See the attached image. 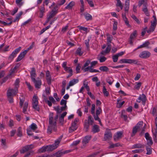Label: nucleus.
<instances>
[{
	"label": "nucleus",
	"instance_id": "nucleus-1",
	"mask_svg": "<svg viewBox=\"0 0 157 157\" xmlns=\"http://www.w3.org/2000/svg\"><path fill=\"white\" fill-rule=\"evenodd\" d=\"M58 118V115H56L54 118V121H53V117L52 116H49V126L47 129V132L51 133L53 129L55 131H56V121Z\"/></svg>",
	"mask_w": 157,
	"mask_h": 157
},
{
	"label": "nucleus",
	"instance_id": "nucleus-2",
	"mask_svg": "<svg viewBox=\"0 0 157 157\" xmlns=\"http://www.w3.org/2000/svg\"><path fill=\"white\" fill-rule=\"evenodd\" d=\"M17 93L15 90H13V89L9 88L7 91V96L8 100L9 102L12 103L13 102V97Z\"/></svg>",
	"mask_w": 157,
	"mask_h": 157
},
{
	"label": "nucleus",
	"instance_id": "nucleus-3",
	"mask_svg": "<svg viewBox=\"0 0 157 157\" xmlns=\"http://www.w3.org/2000/svg\"><path fill=\"white\" fill-rule=\"evenodd\" d=\"M143 124V121H139L136 125L132 129V133L131 134V136H133L136 133L138 130L142 127Z\"/></svg>",
	"mask_w": 157,
	"mask_h": 157
},
{
	"label": "nucleus",
	"instance_id": "nucleus-4",
	"mask_svg": "<svg viewBox=\"0 0 157 157\" xmlns=\"http://www.w3.org/2000/svg\"><path fill=\"white\" fill-rule=\"evenodd\" d=\"M38 98L36 96H34L33 98L32 105L33 109L37 111H39L40 108L38 106V101L37 99Z\"/></svg>",
	"mask_w": 157,
	"mask_h": 157
},
{
	"label": "nucleus",
	"instance_id": "nucleus-5",
	"mask_svg": "<svg viewBox=\"0 0 157 157\" xmlns=\"http://www.w3.org/2000/svg\"><path fill=\"white\" fill-rule=\"evenodd\" d=\"M21 48V47H19L15 49L11 53L8 58L9 61L11 62L13 60V58L16 56V55L20 51Z\"/></svg>",
	"mask_w": 157,
	"mask_h": 157
},
{
	"label": "nucleus",
	"instance_id": "nucleus-6",
	"mask_svg": "<svg viewBox=\"0 0 157 157\" xmlns=\"http://www.w3.org/2000/svg\"><path fill=\"white\" fill-rule=\"evenodd\" d=\"M138 61L137 60H135L129 59H122L119 61V63H134L137 64Z\"/></svg>",
	"mask_w": 157,
	"mask_h": 157
},
{
	"label": "nucleus",
	"instance_id": "nucleus-7",
	"mask_svg": "<svg viewBox=\"0 0 157 157\" xmlns=\"http://www.w3.org/2000/svg\"><path fill=\"white\" fill-rule=\"evenodd\" d=\"M112 134L110 131L109 130H106L104 134V139L105 140H109L112 138Z\"/></svg>",
	"mask_w": 157,
	"mask_h": 157
},
{
	"label": "nucleus",
	"instance_id": "nucleus-8",
	"mask_svg": "<svg viewBox=\"0 0 157 157\" xmlns=\"http://www.w3.org/2000/svg\"><path fill=\"white\" fill-rule=\"evenodd\" d=\"M32 81L34 83L35 87L36 88L39 89L40 88V86L41 85V80L39 79V78H37V80L35 79L34 80H33Z\"/></svg>",
	"mask_w": 157,
	"mask_h": 157
},
{
	"label": "nucleus",
	"instance_id": "nucleus-9",
	"mask_svg": "<svg viewBox=\"0 0 157 157\" xmlns=\"http://www.w3.org/2000/svg\"><path fill=\"white\" fill-rule=\"evenodd\" d=\"M150 52L147 51H144L142 52L139 55V57L142 58H146L149 57L150 56Z\"/></svg>",
	"mask_w": 157,
	"mask_h": 157
},
{
	"label": "nucleus",
	"instance_id": "nucleus-10",
	"mask_svg": "<svg viewBox=\"0 0 157 157\" xmlns=\"http://www.w3.org/2000/svg\"><path fill=\"white\" fill-rule=\"evenodd\" d=\"M62 137L63 136H59L58 139L55 141V143L51 145L52 146L54 149H56L58 147Z\"/></svg>",
	"mask_w": 157,
	"mask_h": 157
},
{
	"label": "nucleus",
	"instance_id": "nucleus-11",
	"mask_svg": "<svg viewBox=\"0 0 157 157\" xmlns=\"http://www.w3.org/2000/svg\"><path fill=\"white\" fill-rule=\"evenodd\" d=\"M46 80L48 85H50L51 83L52 77L49 71H47L46 72Z\"/></svg>",
	"mask_w": 157,
	"mask_h": 157
},
{
	"label": "nucleus",
	"instance_id": "nucleus-12",
	"mask_svg": "<svg viewBox=\"0 0 157 157\" xmlns=\"http://www.w3.org/2000/svg\"><path fill=\"white\" fill-rule=\"evenodd\" d=\"M31 78L32 80H34L36 76V70L34 67H32L31 69V71L30 72Z\"/></svg>",
	"mask_w": 157,
	"mask_h": 157
},
{
	"label": "nucleus",
	"instance_id": "nucleus-13",
	"mask_svg": "<svg viewBox=\"0 0 157 157\" xmlns=\"http://www.w3.org/2000/svg\"><path fill=\"white\" fill-rule=\"evenodd\" d=\"M122 135V132H117L116 134L113 136L114 140L115 141H117L120 139L121 138Z\"/></svg>",
	"mask_w": 157,
	"mask_h": 157
},
{
	"label": "nucleus",
	"instance_id": "nucleus-14",
	"mask_svg": "<svg viewBox=\"0 0 157 157\" xmlns=\"http://www.w3.org/2000/svg\"><path fill=\"white\" fill-rule=\"evenodd\" d=\"M138 99L142 101V104L145 105L147 100L146 96L144 94H142V95H140Z\"/></svg>",
	"mask_w": 157,
	"mask_h": 157
},
{
	"label": "nucleus",
	"instance_id": "nucleus-15",
	"mask_svg": "<svg viewBox=\"0 0 157 157\" xmlns=\"http://www.w3.org/2000/svg\"><path fill=\"white\" fill-rule=\"evenodd\" d=\"M91 137V136L89 135L86 136L83 140L82 141L83 144L84 145L88 143L90 140Z\"/></svg>",
	"mask_w": 157,
	"mask_h": 157
},
{
	"label": "nucleus",
	"instance_id": "nucleus-16",
	"mask_svg": "<svg viewBox=\"0 0 157 157\" xmlns=\"http://www.w3.org/2000/svg\"><path fill=\"white\" fill-rule=\"evenodd\" d=\"M40 13L39 14V17L41 18L43 17L44 13L45 12V8H44V4H43L40 8Z\"/></svg>",
	"mask_w": 157,
	"mask_h": 157
},
{
	"label": "nucleus",
	"instance_id": "nucleus-17",
	"mask_svg": "<svg viewBox=\"0 0 157 157\" xmlns=\"http://www.w3.org/2000/svg\"><path fill=\"white\" fill-rule=\"evenodd\" d=\"M99 127L97 125H94L93 126L92 129V131L94 133L98 132L100 131Z\"/></svg>",
	"mask_w": 157,
	"mask_h": 157
},
{
	"label": "nucleus",
	"instance_id": "nucleus-18",
	"mask_svg": "<svg viewBox=\"0 0 157 157\" xmlns=\"http://www.w3.org/2000/svg\"><path fill=\"white\" fill-rule=\"evenodd\" d=\"M25 51H23L22 52H21L20 54L18 56L16 61L17 62H19L21 60L22 58L25 56L26 54L25 52Z\"/></svg>",
	"mask_w": 157,
	"mask_h": 157
},
{
	"label": "nucleus",
	"instance_id": "nucleus-19",
	"mask_svg": "<svg viewBox=\"0 0 157 157\" xmlns=\"http://www.w3.org/2000/svg\"><path fill=\"white\" fill-rule=\"evenodd\" d=\"M20 82L19 79L17 78L15 81V82L14 84L15 87L14 89H13V90H15L17 93H18V85Z\"/></svg>",
	"mask_w": 157,
	"mask_h": 157
},
{
	"label": "nucleus",
	"instance_id": "nucleus-20",
	"mask_svg": "<svg viewBox=\"0 0 157 157\" xmlns=\"http://www.w3.org/2000/svg\"><path fill=\"white\" fill-rule=\"evenodd\" d=\"M150 44V42L148 41H147L143 43L142 45L138 46L136 48V49H140L142 48L148 47V45Z\"/></svg>",
	"mask_w": 157,
	"mask_h": 157
},
{
	"label": "nucleus",
	"instance_id": "nucleus-21",
	"mask_svg": "<svg viewBox=\"0 0 157 157\" xmlns=\"http://www.w3.org/2000/svg\"><path fill=\"white\" fill-rule=\"evenodd\" d=\"M122 16L123 18V19L125 22V24L128 27H130V25L129 24V21L128 20V19L126 18V17L125 13H122Z\"/></svg>",
	"mask_w": 157,
	"mask_h": 157
},
{
	"label": "nucleus",
	"instance_id": "nucleus-22",
	"mask_svg": "<svg viewBox=\"0 0 157 157\" xmlns=\"http://www.w3.org/2000/svg\"><path fill=\"white\" fill-rule=\"evenodd\" d=\"M75 2L74 1H71L65 7L66 9H71L75 5Z\"/></svg>",
	"mask_w": 157,
	"mask_h": 157
},
{
	"label": "nucleus",
	"instance_id": "nucleus-23",
	"mask_svg": "<svg viewBox=\"0 0 157 157\" xmlns=\"http://www.w3.org/2000/svg\"><path fill=\"white\" fill-rule=\"evenodd\" d=\"M89 122L87 120L85 121L84 128L86 132L88 131L89 127Z\"/></svg>",
	"mask_w": 157,
	"mask_h": 157
},
{
	"label": "nucleus",
	"instance_id": "nucleus-24",
	"mask_svg": "<svg viewBox=\"0 0 157 157\" xmlns=\"http://www.w3.org/2000/svg\"><path fill=\"white\" fill-rule=\"evenodd\" d=\"M99 69L101 71L105 72H108L109 70V68L106 66H102L99 67Z\"/></svg>",
	"mask_w": 157,
	"mask_h": 157
},
{
	"label": "nucleus",
	"instance_id": "nucleus-25",
	"mask_svg": "<svg viewBox=\"0 0 157 157\" xmlns=\"http://www.w3.org/2000/svg\"><path fill=\"white\" fill-rule=\"evenodd\" d=\"M151 113L153 116L157 117V106L153 108Z\"/></svg>",
	"mask_w": 157,
	"mask_h": 157
},
{
	"label": "nucleus",
	"instance_id": "nucleus-26",
	"mask_svg": "<svg viewBox=\"0 0 157 157\" xmlns=\"http://www.w3.org/2000/svg\"><path fill=\"white\" fill-rule=\"evenodd\" d=\"M144 146L143 144H141L138 143L136 144L133 145V148H144Z\"/></svg>",
	"mask_w": 157,
	"mask_h": 157
},
{
	"label": "nucleus",
	"instance_id": "nucleus-27",
	"mask_svg": "<svg viewBox=\"0 0 157 157\" xmlns=\"http://www.w3.org/2000/svg\"><path fill=\"white\" fill-rule=\"evenodd\" d=\"M57 13V11H54V10H52L50 13L49 16L48 17L50 19H51L56 15Z\"/></svg>",
	"mask_w": 157,
	"mask_h": 157
},
{
	"label": "nucleus",
	"instance_id": "nucleus-28",
	"mask_svg": "<svg viewBox=\"0 0 157 157\" xmlns=\"http://www.w3.org/2000/svg\"><path fill=\"white\" fill-rule=\"evenodd\" d=\"M78 79H74L73 80L70 81L69 84V86H72L78 83Z\"/></svg>",
	"mask_w": 157,
	"mask_h": 157
},
{
	"label": "nucleus",
	"instance_id": "nucleus-29",
	"mask_svg": "<svg viewBox=\"0 0 157 157\" xmlns=\"http://www.w3.org/2000/svg\"><path fill=\"white\" fill-rule=\"evenodd\" d=\"M54 154L55 157H61L63 155L62 150L59 151L54 153Z\"/></svg>",
	"mask_w": 157,
	"mask_h": 157
},
{
	"label": "nucleus",
	"instance_id": "nucleus-30",
	"mask_svg": "<svg viewBox=\"0 0 157 157\" xmlns=\"http://www.w3.org/2000/svg\"><path fill=\"white\" fill-rule=\"evenodd\" d=\"M28 106V102L27 101L25 102L23 108V112L24 113H26L27 109Z\"/></svg>",
	"mask_w": 157,
	"mask_h": 157
},
{
	"label": "nucleus",
	"instance_id": "nucleus-31",
	"mask_svg": "<svg viewBox=\"0 0 157 157\" xmlns=\"http://www.w3.org/2000/svg\"><path fill=\"white\" fill-rule=\"evenodd\" d=\"M29 150L28 149V148L27 146L26 145L24 147H23L22 149L20 150V152L21 154H23L25 152H26L28 151Z\"/></svg>",
	"mask_w": 157,
	"mask_h": 157
},
{
	"label": "nucleus",
	"instance_id": "nucleus-32",
	"mask_svg": "<svg viewBox=\"0 0 157 157\" xmlns=\"http://www.w3.org/2000/svg\"><path fill=\"white\" fill-rule=\"evenodd\" d=\"M121 146L120 144L119 143H117L115 144H111L109 147V148H112L116 147H118Z\"/></svg>",
	"mask_w": 157,
	"mask_h": 157
},
{
	"label": "nucleus",
	"instance_id": "nucleus-33",
	"mask_svg": "<svg viewBox=\"0 0 157 157\" xmlns=\"http://www.w3.org/2000/svg\"><path fill=\"white\" fill-rule=\"evenodd\" d=\"M47 147H46V146H43L38 150V152L40 153L44 152L47 151Z\"/></svg>",
	"mask_w": 157,
	"mask_h": 157
},
{
	"label": "nucleus",
	"instance_id": "nucleus-34",
	"mask_svg": "<svg viewBox=\"0 0 157 157\" xmlns=\"http://www.w3.org/2000/svg\"><path fill=\"white\" fill-rule=\"evenodd\" d=\"M75 53L77 55H79L80 56H82L83 53V52L81 51V48H78L76 51Z\"/></svg>",
	"mask_w": 157,
	"mask_h": 157
},
{
	"label": "nucleus",
	"instance_id": "nucleus-35",
	"mask_svg": "<svg viewBox=\"0 0 157 157\" xmlns=\"http://www.w3.org/2000/svg\"><path fill=\"white\" fill-rule=\"evenodd\" d=\"M106 81L109 85H111L112 84L113 82V79L112 77H108L107 78Z\"/></svg>",
	"mask_w": 157,
	"mask_h": 157
},
{
	"label": "nucleus",
	"instance_id": "nucleus-36",
	"mask_svg": "<svg viewBox=\"0 0 157 157\" xmlns=\"http://www.w3.org/2000/svg\"><path fill=\"white\" fill-rule=\"evenodd\" d=\"M17 135L20 137L22 136V128L20 127H19L17 129Z\"/></svg>",
	"mask_w": 157,
	"mask_h": 157
},
{
	"label": "nucleus",
	"instance_id": "nucleus-37",
	"mask_svg": "<svg viewBox=\"0 0 157 157\" xmlns=\"http://www.w3.org/2000/svg\"><path fill=\"white\" fill-rule=\"evenodd\" d=\"M83 85L84 86L83 87H84V88H85L86 89L87 91L88 92L89 91L90 89L89 86L88 85V82H86V81H84L83 82Z\"/></svg>",
	"mask_w": 157,
	"mask_h": 157
},
{
	"label": "nucleus",
	"instance_id": "nucleus-38",
	"mask_svg": "<svg viewBox=\"0 0 157 157\" xmlns=\"http://www.w3.org/2000/svg\"><path fill=\"white\" fill-rule=\"evenodd\" d=\"M137 32V31L135 30L131 34L130 36V38L131 40L134 39L136 37Z\"/></svg>",
	"mask_w": 157,
	"mask_h": 157
},
{
	"label": "nucleus",
	"instance_id": "nucleus-39",
	"mask_svg": "<svg viewBox=\"0 0 157 157\" xmlns=\"http://www.w3.org/2000/svg\"><path fill=\"white\" fill-rule=\"evenodd\" d=\"M29 127L30 128L33 130H35L37 128L36 125L34 123H33Z\"/></svg>",
	"mask_w": 157,
	"mask_h": 157
},
{
	"label": "nucleus",
	"instance_id": "nucleus-40",
	"mask_svg": "<svg viewBox=\"0 0 157 157\" xmlns=\"http://www.w3.org/2000/svg\"><path fill=\"white\" fill-rule=\"evenodd\" d=\"M84 16L85 18L87 21L91 20L92 19V16L89 13L86 14Z\"/></svg>",
	"mask_w": 157,
	"mask_h": 157
},
{
	"label": "nucleus",
	"instance_id": "nucleus-41",
	"mask_svg": "<svg viewBox=\"0 0 157 157\" xmlns=\"http://www.w3.org/2000/svg\"><path fill=\"white\" fill-rule=\"evenodd\" d=\"M146 149L147 151L146 154L148 155H150L151 154L152 152V148H151L147 147Z\"/></svg>",
	"mask_w": 157,
	"mask_h": 157
},
{
	"label": "nucleus",
	"instance_id": "nucleus-42",
	"mask_svg": "<svg viewBox=\"0 0 157 157\" xmlns=\"http://www.w3.org/2000/svg\"><path fill=\"white\" fill-rule=\"evenodd\" d=\"M103 92L105 96L108 97L109 96V93L107 91V90L105 86H104L103 87Z\"/></svg>",
	"mask_w": 157,
	"mask_h": 157
},
{
	"label": "nucleus",
	"instance_id": "nucleus-43",
	"mask_svg": "<svg viewBox=\"0 0 157 157\" xmlns=\"http://www.w3.org/2000/svg\"><path fill=\"white\" fill-rule=\"evenodd\" d=\"M124 112H125L124 110H123L122 111L121 117V118H123L124 120L125 121H126L128 117L126 115H124L123 114Z\"/></svg>",
	"mask_w": 157,
	"mask_h": 157
},
{
	"label": "nucleus",
	"instance_id": "nucleus-44",
	"mask_svg": "<svg viewBox=\"0 0 157 157\" xmlns=\"http://www.w3.org/2000/svg\"><path fill=\"white\" fill-rule=\"evenodd\" d=\"M116 6L120 7L121 10L123 7V6L122 5L121 2L120 0H117Z\"/></svg>",
	"mask_w": 157,
	"mask_h": 157
},
{
	"label": "nucleus",
	"instance_id": "nucleus-45",
	"mask_svg": "<svg viewBox=\"0 0 157 157\" xmlns=\"http://www.w3.org/2000/svg\"><path fill=\"white\" fill-rule=\"evenodd\" d=\"M66 2L65 0H60L57 2V6H59L63 5Z\"/></svg>",
	"mask_w": 157,
	"mask_h": 157
},
{
	"label": "nucleus",
	"instance_id": "nucleus-46",
	"mask_svg": "<svg viewBox=\"0 0 157 157\" xmlns=\"http://www.w3.org/2000/svg\"><path fill=\"white\" fill-rule=\"evenodd\" d=\"M20 102H19L20 106L21 108H22L23 106V104L25 101V99L24 97H23V98H22V99L20 98Z\"/></svg>",
	"mask_w": 157,
	"mask_h": 157
},
{
	"label": "nucleus",
	"instance_id": "nucleus-47",
	"mask_svg": "<svg viewBox=\"0 0 157 157\" xmlns=\"http://www.w3.org/2000/svg\"><path fill=\"white\" fill-rule=\"evenodd\" d=\"M132 17L138 24H140V21L135 15H133Z\"/></svg>",
	"mask_w": 157,
	"mask_h": 157
},
{
	"label": "nucleus",
	"instance_id": "nucleus-48",
	"mask_svg": "<svg viewBox=\"0 0 157 157\" xmlns=\"http://www.w3.org/2000/svg\"><path fill=\"white\" fill-rule=\"evenodd\" d=\"M88 121L89 122V124L91 125H92L93 123V120L91 116H89L88 117Z\"/></svg>",
	"mask_w": 157,
	"mask_h": 157
},
{
	"label": "nucleus",
	"instance_id": "nucleus-49",
	"mask_svg": "<svg viewBox=\"0 0 157 157\" xmlns=\"http://www.w3.org/2000/svg\"><path fill=\"white\" fill-rule=\"evenodd\" d=\"M118 58V57L116 54L113 55L112 56V59L113 60V61L114 63L116 62L117 61Z\"/></svg>",
	"mask_w": 157,
	"mask_h": 157
},
{
	"label": "nucleus",
	"instance_id": "nucleus-50",
	"mask_svg": "<svg viewBox=\"0 0 157 157\" xmlns=\"http://www.w3.org/2000/svg\"><path fill=\"white\" fill-rule=\"evenodd\" d=\"M46 147H47V150L48 151H51L54 150L52 146L51 145L50 146H46Z\"/></svg>",
	"mask_w": 157,
	"mask_h": 157
},
{
	"label": "nucleus",
	"instance_id": "nucleus-51",
	"mask_svg": "<svg viewBox=\"0 0 157 157\" xmlns=\"http://www.w3.org/2000/svg\"><path fill=\"white\" fill-rule=\"evenodd\" d=\"M80 30H82L84 31L87 32L88 30V28H87L85 27H84L79 26H78Z\"/></svg>",
	"mask_w": 157,
	"mask_h": 157
},
{
	"label": "nucleus",
	"instance_id": "nucleus-52",
	"mask_svg": "<svg viewBox=\"0 0 157 157\" xmlns=\"http://www.w3.org/2000/svg\"><path fill=\"white\" fill-rule=\"evenodd\" d=\"M90 63V60H86L84 66L82 67V69H83L85 67L88 66L89 65V64Z\"/></svg>",
	"mask_w": 157,
	"mask_h": 157
},
{
	"label": "nucleus",
	"instance_id": "nucleus-53",
	"mask_svg": "<svg viewBox=\"0 0 157 157\" xmlns=\"http://www.w3.org/2000/svg\"><path fill=\"white\" fill-rule=\"evenodd\" d=\"M81 67L80 65V64H78L76 68V69H75L76 74H77V73H79L80 72V70Z\"/></svg>",
	"mask_w": 157,
	"mask_h": 157
},
{
	"label": "nucleus",
	"instance_id": "nucleus-54",
	"mask_svg": "<svg viewBox=\"0 0 157 157\" xmlns=\"http://www.w3.org/2000/svg\"><path fill=\"white\" fill-rule=\"evenodd\" d=\"M142 10L147 16H149V13L147 8H143Z\"/></svg>",
	"mask_w": 157,
	"mask_h": 157
},
{
	"label": "nucleus",
	"instance_id": "nucleus-55",
	"mask_svg": "<svg viewBox=\"0 0 157 157\" xmlns=\"http://www.w3.org/2000/svg\"><path fill=\"white\" fill-rule=\"evenodd\" d=\"M93 115L94 117V118L95 120L98 121L100 122H101V120L100 118L98 116V115H95V113L94 114H92Z\"/></svg>",
	"mask_w": 157,
	"mask_h": 157
},
{
	"label": "nucleus",
	"instance_id": "nucleus-56",
	"mask_svg": "<svg viewBox=\"0 0 157 157\" xmlns=\"http://www.w3.org/2000/svg\"><path fill=\"white\" fill-rule=\"evenodd\" d=\"M89 41L90 40L89 39H87L85 40V44L86 45V48L87 49H88L90 47V45H89Z\"/></svg>",
	"mask_w": 157,
	"mask_h": 157
},
{
	"label": "nucleus",
	"instance_id": "nucleus-57",
	"mask_svg": "<svg viewBox=\"0 0 157 157\" xmlns=\"http://www.w3.org/2000/svg\"><path fill=\"white\" fill-rule=\"evenodd\" d=\"M142 84V83L141 82H138L137 84H136L135 87L134 88L137 90H139L140 88V87L141 86Z\"/></svg>",
	"mask_w": 157,
	"mask_h": 157
},
{
	"label": "nucleus",
	"instance_id": "nucleus-58",
	"mask_svg": "<svg viewBox=\"0 0 157 157\" xmlns=\"http://www.w3.org/2000/svg\"><path fill=\"white\" fill-rule=\"evenodd\" d=\"M117 22L116 21H114L113 27V29L114 30H116L117 29Z\"/></svg>",
	"mask_w": 157,
	"mask_h": 157
},
{
	"label": "nucleus",
	"instance_id": "nucleus-59",
	"mask_svg": "<svg viewBox=\"0 0 157 157\" xmlns=\"http://www.w3.org/2000/svg\"><path fill=\"white\" fill-rule=\"evenodd\" d=\"M55 109L57 111V113H61L62 111L60 109H59V106H57V107H54Z\"/></svg>",
	"mask_w": 157,
	"mask_h": 157
},
{
	"label": "nucleus",
	"instance_id": "nucleus-60",
	"mask_svg": "<svg viewBox=\"0 0 157 157\" xmlns=\"http://www.w3.org/2000/svg\"><path fill=\"white\" fill-rule=\"evenodd\" d=\"M106 58L104 56L101 57L99 60L100 63H102L105 62L106 59Z\"/></svg>",
	"mask_w": 157,
	"mask_h": 157
},
{
	"label": "nucleus",
	"instance_id": "nucleus-61",
	"mask_svg": "<svg viewBox=\"0 0 157 157\" xmlns=\"http://www.w3.org/2000/svg\"><path fill=\"white\" fill-rule=\"evenodd\" d=\"M146 124H145L144 125L142 129V130L141 132L140 133V136H142L144 134V132H145V129L146 128Z\"/></svg>",
	"mask_w": 157,
	"mask_h": 157
},
{
	"label": "nucleus",
	"instance_id": "nucleus-62",
	"mask_svg": "<svg viewBox=\"0 0 157 157\" xmlns=\"http://www.w3.org/2000/svg\"><path fill=\"white\" fill-rule=\"evenodd\" d=\"M92 107L91 108V113L92 114H94V111L95 109V105L94 104H92Z\"/></svg>",
	"mask_w": 157,
	"mask_h": 157
},
{
	"label": "nucleus",
	"instance_id": "nucleus-63",
	"mask_svg": "<svg viewBox=\"0 0 157 157\" xmlns=\"http://www.w3.org/2000/svg\"><path fill=\"white\" fill-rule=\"evenodd\" d=\"M155 27L151 26L150 29L147 31L148 33H150L151 32H153L154 31Z\"/></svg>",
	"mask_w": 157,
	"mask_h": 157
},
{
	"label": "nucleus",
	"instance_id": "nucleus-64",
	"mask_svg": "<svg viewBox=\"0 0 157 157\" xmlns=\"http://www.w3.org/2000/svg\"><path fill=\"white\" fill-rule=\"evenodd\" d=\"M77 128L73 127H71L69 128V132L71 133L76 130Z\"/></svg>",
	"mask_w": 157,
	"mask_h": 157
}]
</instances>
